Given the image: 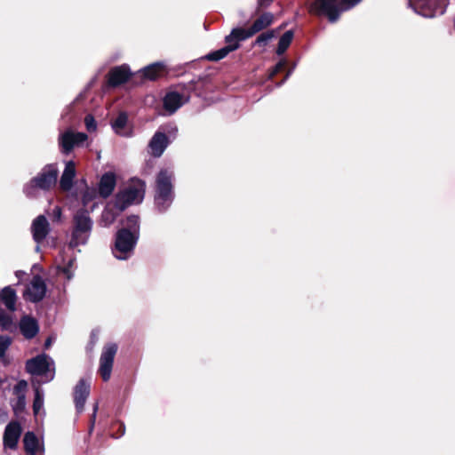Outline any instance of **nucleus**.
I'll list each match as a JSON object with an SVG mask.
<instances>
[{"mask_svg":"<svg viewBox=\"0 0 455 455\" xmlns=\"http://www.w3.org/2000/svg\"><path fill=\"white\" fill-rule=\"evenodd\" d=\"M75 258H69L66 262L65 258L62 256V265L57 266V272L59 274H63L67 280H71L73 277L72 267L75 263Z\"/></svg>","mask_w":455,"mask_h":455,"instance_id":"c85d7f7f","label":"nucleus"},{"mask_svg":"<svg viewBox=\"0 0 455 455\" xmlns=\"http://www.w3.org/2000/svg\"><path fill=\"white\" fill-rule=\"evenodd\" d=\"M448 0H409V5L419 15L434 18L445 12Z\"/></svg>","mask_w":455,"mask_h":455,"instance_id":"423d86ee","label":"nucleus"},{"mask_svg":"<svg viewBox=\"0 0 455 455\" xmlns=\"http://www.w3.org/2000/svg\"><path fill=\"white\" fill-rule=\"evenodd\" d=\"M97 411H98V403H95L93 406L92 413L90 416V420H89V427H88L89 435H91L93 432L95 422H96Z\"/></svg>","mask_w":455,"mask_h":455,"instance_id":"58836bf2","label":"nucleus"},{"mask_svg":"<svg viewBox=\"0 0 455 455\" xmlns=\"http://www.w3.org/2000/svg\"><path fill=\"white\" fill-rule=\"evenodd\" d=\"M12 342V339L6 335H0V358L5 355Z\"/></svg>","mask_w":455,"mask_h":455,"instance_id":"f704fd0d","label":"nucleus"},{"mask_svg":"<svg viewBox=\"0 0 455 455\" xmlns=\"http://www.w3.org/2000/svg\"><path fill=\"white\" fill-rule=\"evenodd\" d=\"M109 214H110L109 212H108V213H105V212H104V213L102 214V217H103L104 219H107V216H108Z\"/></svg>","mask_w":455,"mask_h":455,"instance_id":"49530a36","label":"nucleus"},{"mask_svg":"<svg viewBox=\"0 0 455 455\" xmlns=\"http://www.w3.org/2000/svg\"><path fill=\"white\" fill-rule=\"evenodd\" d=\"M60 146L62 153L66 155L69 154L76 146L74 142V132L70 131L64 132L60 138Z\"/></svg>","mask_w":455,"mask_h":455,"instance_id":"a878e982","label":"nucleus"},{"mask_svg":"<svg viewBox=\"0 0 455 455\" xmlns=\"http://www.w3.org/2000/svg\"><path fill=\"white\" fill-rule=\"evenodd\" d=\"M118 346L116 343H107L102 349L100 357L99 373L103 381L110 379L114 364V359L116 355Z\"/></svg>","mask_w":455,"mask_h":455,"instance_id":"0eeeda50","label":"nucleus"},{"mask_svg":"<svg viewBox=\"0 0 455 455\" xmlns=\"http://www.w3.org/2000/svg\"><path fill=\"white\" fill-rule=\"evenodd\" d=\"M110 430L113 438H120L125 433V425L121 420H115L110 426Z\"/></svg>","mask_w":455,"mask_h":455,"instance_id":"2f4dec72","label":"nucleus"},{"mask_svg":"<svg viewBox=\"0 0 455 455\" xmlns=\"http://www.w3.org/2000/svg\"><path fill=\"white\" fill-rule=\"evenodd\" d=\"M121 229H128L132 234L140 236V217L139 215L132 214L126 217L125 227Z\"/></svg>","mask_w":455,"mask_h":455,"instance_id":"cd10ccee","label":"nucleus"},{"mask_svg":"<svg viewBox=\"0 0 455 455\" xmlns=\"http://www.w3.org/2000/svg\"><path fill=\"white\" fill-rule=\"evenodd\" d=\"M275 36V31L274 29L267 30L259 35L253 43V45L264 47L268 42Z\"/></svg>","mask_w":455,"mask_h":455,"instance_id":"7c9ffc66","label":"nucleus"},{"mask_svg":"<svg viewBox=\"0 0 455 455\" xmlns=\"http://www.w3.org/2000/svg\"><path fill=\"white\" fill-rule=\"evenodd\" d=\"M31 231L36 243H41L50 232V226L44 215L37 216L32 222Z\"/></svg>","mask_w":455,"mask_h":455,"instance_id":"dca6fc26","label":"nucleus"},{"mask_svg":"<svg viewBox=\"0 0 455 455\" xmlns=\"http://www.w3.org/2000/svg\"><path fill=\"white\" fill-rule=\"evenodd\" d=\"M274 0H257L259 8H267L268 7Z\"/></svg>","mask_w":455,"mask_h":455,"instance_id":"37998d69","label":"nucleus"},{"mask_svg":"<svg viewBox=\"0 0 455 455\" xmlns=\"http://www.w3.org/2000/svg\"><path fill=\"white\" fill-rule=\"evenodd\" d=\"M46 290L44 279L39 275H36L30 282V286L24 292V297L30 302L38 303L45 297Z\"/></svg>","mask_w":455,"mask_h":455,"instance_id":"9d476101","label":"nucleus"},{"mask_svg":"<svg viewBox=\"0 0 455 455\" xmlns=\"http://www.w3.org/2000/svg\"><path fill=\"white\" fill-rule=\"evenodd\" d=\"M196 91V83L178 84L173 91L166 92L163 99L164 108L169 113H175L181 106L190 99L191 92Z\"/></svg>","mask_w":455,"mask_h":455,"instance_id":"7ed1b4c3","label":"nucleus"},{"mask_svg":"<svg viewBox=\"0 0 455 455\" xmlns=\"http://www.w3.org/2000/svg\"><path fill=\"white\" fill-rule=\"evenodd\" d=\"M23 444H24L25 452L28 455H33V454H36L38 450L39 441L34 432L28 431L24 435Z\"/></svg>","mask_w":455,"mask_h":455,"instance_id":"393cba45","label":"nucleus"},{"mask_svg":"<svg viewBox=\"0 0 455 455\" xmlns=\"http://www.w3.org/2000/svg\"><path fill=\"white\" fill-rule=\"evenodd\" d=\"M343 9L348 11L357 5L362 0H339Z\"/></svg>","mask_w":455,"mask_h":455,"instance_id":"a19ab883","label":"nucleus"},{"mask_svg":"<svg viewBox=\"0 0 455 455\" xmlns=\"http://www.w3.org/2000/svg\"><path fill=\"white\" fill-rule=\"evenodd\" d=\"M58 178V170L52 164L46 165L41 172L31 179L30 188H40L48 191L56 185Z\"/></svg>","mask_w":455,"mask_h":455,"instance_id":"6e6552de","label":"nucleus"},{"mask_svg":"<svg viewBox=\"0 0 455 455\" xmlns=\"http://www.w3.org/2000/svg\"><path fill=\"white\" fill-rule=\"evenodd\" d=\"M114 220H115V217H112L110 222L114 221Z\"/></svg>","mask_w":455,"mask_h":455,"instance_id":"de8ad7c7","label":"nucleus"},{"mask_svg":"<svg viewBox=\"0 0 455 455\" xmlns=\"http://www.w3.org/2000/svg\"><path fill=\"white\" fill-rule=\"evenodd\" d=\"M0 328L1 331H6L10 332H12L16 329L12 316L4 312L3 309L0 310Z\"/></svg>","mask_w":455,"mask_h":455,"instance_id":"c756f323","label":"nucleus"},{"mask_svg":"<svg viewBox=\"0 0 455 455\" xmlns=\"http://www.w3.org/2000/svg\"><path fill=\"white\" fill-rule=\"evenodd\" d=\"M287 66L285 60H280L270 70L268 78L273 79L278 73L284 70Z\"/></svg>","mask_w":455,"mask_h":455,"instance_id":"c9c22d12","label":"nucleus"},{"mask_svg":"<svg viewBox=\"0 0 455 455\" xmlns=\"http://www.w3.org/2000/svg\"><path fill=\"white\" fill-rule=\"evenodd\" d=\"M239 47L240 45L237 44L236 43L229 44H227L226 46L208 53L206 55V60L210 61H219L227 57L229 52L237 50Z\"/></svg>","mask_w":455,"mask_h":455,"instance_id":"b1692460","label":"nucleus"},{"mask_svg":"<svg viewBox=\"0 0 455 455\" xmlns=\"http://www.w3.org/2000/svg\"><path fill=\"white\" fill-rule=\"evenodd\" d=\"M169 143V139L164 132H156L152 137L149 147L152 150V155L156 157L162 156Z\"/></svg>","mask_w":455,"mask_h":455,"instance_id":"aec40b11","label":"nucleus"},{"mask_svg":"<svg viewBox=\"0 0 455 455\" xmlns=\"http://www.w3.org/2000/svg\"><path fill=\"white\" fill-rule=\"evenodd\" d=\"M22 433V427L18 421H11L5 427L4 432V446L11 450H15Z\"/></svg>","mask_w":455,"mask_h":455,"instance_id":"ddd939ff","label":"nucleus"},{"mask_svg":"<svg viewBox=\"0 0 455 455\" xmlns=\"http://www.w3.org/2000/svg\"><path fill=\"white\" fill-rule=\"evenodd\" d=\"M90 383L84 379L78 380L74 387L73 397L76 410L78 413H81L84 409V404L90 395Z\"/></svg>","mask_w":455,"mask_h":455,"instance_id":"f8f14e48","label":"nucleus"},{"mask_svg":"<svg viewBox=\"0 0 455 455\" xmlns=\"http://www.w3.org/2000/svg\"><path fill=\"white\" fill-rule=\"evenodd\" d=\"M43 398L41 397L38 390H36V395H35V398H34V401H33V411H34V414H37L38 411H40V409L42 408L43 406Z\"/></svg>","mask_w":455,"mask_h":455,"instance_id":"4c0bfd02","label":"nucleus"},{"mask_svg":"<svg viewBox=\"0 0 455 455\" xmlns=\"http://www.w3.org/2000/svg\"><path fill=\"white\" fill-rule=\"evenodd\" d=\"M20 331L27 339L35 338L39 332V324L31 315H24L20 320Z\"/></svg>","mask_w":455,"mask_h":455,"instance_id":"f3484780","label":"nucleus"},{"mask_svg":"<svg viewBox=\"0 0 455 455\" xmlns=\"http://www.w3.org/2000/svg\"><path fill=\"white\" fill-rule=\"evenodd\" d=\"M173 178V172L168 169H161L156 175L154 204L159 213L165 212L174 200Z\"/></svg>","mask_w":455,"mask_h":455,"instance_id":"f257e3e1","label":"nucleus"},{"mask_svg":"<svg viewBox=\"0 0 455 455\" xmlns=\"http://www.w3.org/2000/svg\"><path fill=\"white\" fill-rule=\"evenodd\" d=\"M294 37V33L292 30H287L283 34V36L280 37L277 48H276V54L277 55H283L289 46L291 45L292 39Z\"/></svg>","mask_w":455,"mask_h":455,"instance_id":"bb28decb","label":"nucleus"},{"mask_svg":"<svg viewBox=\"0 0 455 455\" xmlns=\"http://www.w3.org/2000/svg\"><path fill=\"white\" fill-rule=\"evenodd\" d=\"M76 177V164L73 161H68L66 164L63 173L60 180V188L62 191H69L74 184V179Z\"/></svg>","mask_w":455,"mask_h":455,"instance_id":"6ab92c4d","label":"nucleus"},{"mask_svg":"<svg viewBox=\"0 0 455 455\" xmlns=\"http://www.w3.org/2000/svg\"><path fill=\"white\" fill-rule=\"evenodd\" d=\"M88 136L84 132H74V142L76 146H79L87 140Z\"/></svg>","mask_w":455,"mask_h":455,"instance_id":"79ce46f5","label":"nucleus"},{"mask_svg":"<svg viewBox=\"0 0 455 455\" xmlns=\"http://www.w3.org/2000/svg\"><path fill=\"white\" fill-rule=\"evenodd\" d=\"M253 35L249 28H235L231 30L230 34L226 36L225 43L226 44H237L240 45L239 42L246 40L250 37H252Z\"/></svg>","mask_w":455,"mask_h":455,"instance_id":"4be33fe9","label":"nucleus"},{"mask_svg":"<svg viewBox=\"0 0 455 455\" xmlns=\"http://www.w3.org/2000/svg\"><path fill=\"white\" fill-rule=\"evenodd\" d=\"M134 75L127 64L113 67L106 76L107 86L117 88L127 83Z\"/></svg>","mask_w":455,"mask_h":455,"instance_id":"1a4fd4ad","label":"nucleus"},{"mask_svg":"<svg viewBox=\"0 0 455 455\" xmlns=\"http://www.w3.org/2000/svg\"><path fill=\"white\" fill-rule=\"evenodd\" d=\"M128 116L126 112H121L114 120L112 126L116 132H119L120 130L124 129L126 126Z\"/></svg>","mask_w":455,"mask_h":455,"instance_id":"473e14b6","label":"nucleus"},{"mask_svg":"<svg viewBox=\"0 0 455 455\" xmlns=\"http://www.w3.org/2000/svg\"><path fill=\"white\" fill-rule=\"evenodd\" d=\"M27 382L25 380H20L15 386H14V394L19 396V395H25L24 392L27 388Z\"/></svg>","mask_w":455,"mask_h":455,"instance_id":"ea45409f","label":"nucleus"},{"mask_svg":"<svg viewBox=\"0 0 455 455\" xmlns=\"http://www.w3.org/2000/svg\"><path fill=\"white\" fill-rule=\"evenodd\" d=\"M308 12L314 16L324 17L329 22L334 23L346 10L339 0H314L309 5Z\"/></svg>","mask_w":455,"mask_h":455,"instance_id":"20e7f679","label":"nucleus"},{"mask_svg":"<svg viewBox=\"0 0 455 455\" xmlns=\"http://www.w3.org/2000/svg\"><path fill=\"white\" fill-rule=\"evenodd\" d=\"M25 408H26V396H25V395H19V396H17V399H16L14 404H12L13 412L16 415H19L25 411Z\"/></svg>","mask_w":455,"mask_h":455,"instance_id":"72a5a7b5","label":"nucleus"},{"mask_svg":"<svg viewBox=\"0 0 455 455\" xmlns=\"http://www.w3.org/2000/svg\"><path fill=\"white\" fill-rule=\"evenodd\" d=\"M92 220L85 209L78 210L73 217V229L69 242L70 248L85 244L92 230Z\"/></svg>","mask_w":455,"mask_h":455,"instance_id":"f03ea898","label":"nucleus"},{"mask_svg":"<svg viewBox=\"0 0 455 455\" xmlns=\"http://www.w3.org/2000/svg\"><path fill=\"white\" fill-rule=\"evenodd\" d=\"M140 236L132 234L128 229H119L116 234L113 251L119 259H126L134 251Z\"/></svg>","mask_w":455,"mask_h":455,"instance_id":"39448f33","label":"nucleus"},{"mask_svg":"<svg viewBox=\"0 0 455 455\" xmlns=\"http://www.w3.org/2000/svg\"><path fill=\"white\" fill-rule=\"evenodd\" d=\"M0 299L8 310H16L17 295L14 289L10 286L4 287L0 293Z\"/></svg>","mask_w":455,"mask_h":455,"instance_id":"5701e85b","label":"nucleus"},{"mask_svg":"<svg viewBox=\"0 0 455 455\" xmlns=\"http://www.w3.org/2000/svg\"><path fill=\"white\" fill-rule=\"evenodd\" d=\"M84 124L88 132H94L97 128V123L92 115H86L84 117Z\"/></svg>","mask_w":455,"mask_h":455,"instance_id":"e433bc0d","label":"nucleus"},{"mask_svg":"<svg viewBox=\"0 0 455 455\" xmlns=\"http://www.w3.org/2000/svg\"><path fill=\"white\" fill-rule=\"evenodd\" d=\"M26 371L31 375L43 376L49 371L48 356L45 354L38 355L28 359L25 365Z\"/></svg>","mask_w":455,"mask_h":455,"instance_id":"9b49d317","label":"nucleus"},{"mask_svg":"<svg viewBox=\"0 0 455 455\" xmlns=\"http://www.w3.org/2000/svg\"><path fill=\"white\" fill-rule=\"evenodd\" d=\"M168 75V68L164 62H155L140 71V77L142 80L156 81L165 77Z\"/></svg>","mask_w":455,"mask_h":455,"instance_id":"4468645a","label":"nucleus"},{"mask_svg":"<svg viewBox=\"0 0 455 455\" xmlns=\"http://www.w3.org/2000/svg\"><path fill=\"white\" fill-rule=\"evenodd\" d=\"M51 343H52L51 339H47L44 342V347L48 348L51 346Z\"/></svg>","mask_w":455,"mask_h":455,"instance_id":"a18cd8bd","label":"nucleus"},{"mask_svg":"<svg viewBox=\"0 0 455 455\" xmlns=\"http://www.w3.org/2000/svg\"><path fill=\"white\" fill-rule=\"evenodd\" d=\"M116 186V176L112 172L104 173L99 182V194L102 198H108Z\"/></svg>","mask_w":455,"mask_h":455,"instance_id":"a211bd4d","label":"nucleus"},{"mask_svg":"<svg viewBox=\"0 0 455 455\" xmlns=\"http://www.w3.org/2000/svg\"><path fill=\"white\" fill-rule=\"evenodd\" d=\"M274 22V14L272 12H263L259 17H258L251 26L250 27L251 32L252 35H256L257 33L267 28Z\"/></svg>","mask_w":455,"mask_h":455,"instance_id":"412c9836","label":"nucleus"},{"mask_svg":"<svg viewBox=\"0 0 455 455\" xmlns=\"http://www.w3.org/2000/svg\"><path fill=\"white\" fill-rule=\"evenodd\" d=\"M140 190L134 187H129L124 190L118 192L115 198V207L120 212L124 211L129 205L133 204L139 196Z\"/></svg>","mask_w":455,"mask_h":455,"instance_id":"2eb2a0df","label":"nucleus"},{"mask_svg":"<svg viewBox=\"0 0 455 455\" xmlns=\"http://www.w3.org/2000/svg\"><path fill=\"white\" fill-rule=\"evenodd\" d=\"M61 218V209L60 207H56L53 210V221H60Z\"/></svg>","mask_w":455,"mask_h":455,"instance_id":"c03bdc74","label":"nucleus"}]
</instances>
